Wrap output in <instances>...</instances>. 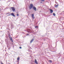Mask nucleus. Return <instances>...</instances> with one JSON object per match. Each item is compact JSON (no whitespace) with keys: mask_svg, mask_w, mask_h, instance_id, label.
<instances>
[{"mask_svg":"<svg viewBox=\"0 0 64 64\" xmlns=\"http://www.w3.org/2000/svg\"><path fill=\"white\" fill-rule=\"evenodd\" d=\"M55 7L56 8H57V7H58V4H57L56 5V4H55Z\"/></svg>","mask_w":64,"mask_h":64,"instance_id":"11","label":"nucleus"},{"mask_svg":"<svg viewBox=\"0 0 64 64\" xmlns=\"http://www.w3.org/2000/svg\"><path fill=\"white\" fill-rule=\"evenodd\" d=\"M10 41H11L12 42H13V40H12V37H10Z\"/></svg>","mask_w":64,"mask_h":64,"instance_id":"5","label":"nucleus"},{"mask_svg":"<svg viewBox=\"0 0 64 64\" xmlns=\"http://www.w3.org/2000/svg\"><path fill=\"white\" fill-rule=\"evenodd\" d=\"M41 0V1H42V2H44V0Z\"/></svg>","mask_w":64,"mask_h":64,"instance_id":"14","label":"nucleus"},{"mask_svg":"<svg viewBox=\"0 0 64 64\" xmlns=\"http://www.w3.org/2000/svg\"><path fill=\"white\" fill-rule=\"evenodd\" d=\"M29 34H27V35H28Z\"/></svg>","mask_w":64,"mask_h":64,"instance_id":"19","label":"nucleus"},{"mask_svg":"<svg viewBox=\"0 0 64 64\" xmlns=\"http://www.w3.org/2000/svg\"><path fill=\"white\" fill-rule=\"evenodd\" d=\"M32 18L34 19L35 18H34V14H32Z\"/></svg>","mask_w":64,"mask_h":64,"instance_id":"8","label":"nucleus"},{"mask_svg":"<svg viewBox=\"0 0 64 64\" xmlns=\"http://www.w3.org/2000/svg\"><path fill=\"white\" fill-rule=\"evenodd\" d=\"M11 15H12V16H14V17H15V16L14 13H12Z\"/></svg>","mask_w":64,"mask_h":64,"instance_id":"4","label":"nucleus"},{"mask_svg":"<svg viewBox=\"0 0 64 64\" xmlns=\"http://www.w3.org/2000/svg\"><path fill=\"white\" fill-rule=\"evenodd\" d=\"M19 15V14H17V16H18Z\"/></svg>","mask_w":64,"mask_h":64,"instance_id":"16","label":"nucleus"},{"mask_svg":"<svg viewBox=\"0 0 64 64\" xmlns=\"http://www.w3.org/2000/svg\"><path fill=\"white\" fill-rule=\"evenodd\" d=\"M29 31H28V33H29L30 32H31V33H32V31L31 30H29Z\"/></svg>","mask_w":64,"mask_h":64,"instance_id":"7","label":"nucleus"},{"mask_svg":"<svg viewBox=\"0 0 64 64\" xmlns=\"http://www.w3.org/2000/svg\"><path fill=\"white\" fill-rule=\"evenodd\" d=\"M49 62L50 63H52V61L51 60H49Z\"/></svg>","mask_w":64,"mask_h":64,"instance_id":"12","label":"nucleus"},{"mask_svg":"<svg viewBox=\"0 0 64 64\" xmlns=\"http://www.w3.org/2000/svg\"><path fill=\"white\" fill-rule=\"evenodd\" d=\"M33 5L32 4H31L30 5L29 7V8L30 9H31L32 8H33Z\"/></svg>","mask_w":64,"mask_h":64,"instance_id":"1","label":"nucleus"},{"mask_svg":"<svg viewBox=\"0 0 64 64\" xmlns=\"http://www.w3.org/2000/svg\"><path fill=\"white\" fill-rule=\"evenodd\" d=\"M9 14V13H8L7 14Z\"/></svg>","mask_w":64,"mask_h":64,"instance_id":"20","label":"nucleus"},{"mask_svg":"<svg viewBox=\"0 0 64 64\" xmlns=\"http://www.w3.org/2000/svg\"><path fill=\"white\" fill-rule=\"evenodd\" d=\"M11 9L13 12H15V9L14 8V7H12L11 8Z\"/></svg>","mask_w":64,"mask_h":64,"instance_id":"2","label":"nucleus"},{"mask_svg":"<svg viewBox=\"0 0 64 64\" xmlns=\"http://www.w3.org/2000/svg\"><path fill=\"white\" fill-rule=\"evenodd\" d=\"M38 27L37 26H36L35 27V28H38Z\"/></svg>","mask_w":64,"mask_h":64,"instance_id":"15","label":"nucleus"},{"mask_svg":"<svg viewBox=\"0 0 64 64\" xmlns=\"http://www.w3.org/2000/svg\"><path fill=\"white\" fill-rule=\"evenodd\" d=\"M53 15L54 16H56V15L55 14V13H53Z\"/></svg>","mask_w":64,"mask_h":64,"instance_id":"13","label":"nucleus"},{"mask_svg":"<svg viewBox=\"0 0 64 64\" xmlns=\"http://www.w3.org/2000/svg\"><path fill=\"white\" fill-rule=\"evenodd\" d=\"M20 49H21L22 48V47H20Z\"/></svg>","mask_w":64,"mask_h":64,"instance_id":"17","label":"nucleus"},{"mask_svg":"<svg viewBox=\"0 0 64 64\" xmlns=\"http://www.w3.org/2000/svg\"><path fill=\"white\" fill-rule=\"evenodd\" d=\"M1 64H4L3 63H2V62H1Z\"/></svg>","mask_w":64,"mask_h":64,"instance_id":"18","label":"nucleus"},{"mask_svg":"<svg viewBox=\"0 0 64 64\" xmlns=\"http://www.w3.org/2000/svg\"><path fill=\"white\" fill-rule=\"evenodd\" d=\"M53 10H52L50 9V13H53Z\"/></svg>","mask_w":64,"mask_h":64,"instance_id":"6","label":"nucleus"},{"mask_svg":"<svg viewBox=\"0 0 64 64\" xmlns=\"http://www.w3.org/2000/svg\"><path fill=\"white\" fill-rule=\"evenodd\" d=\"M34 41V39H32L30 41V43H32V42Z\"/></svg>","mask_w":64,"mask_h":64,"instance_id":"10","label":"nucleus"},{"mask_svg":"<svg viewBox=\"0 0 64 64\" xmlns=\"http://www.w3.org/2000/svg\"><path fill=\"white\" fill-rule=\"evenodd\" d=\"M20 59V58L19 57H18L17 59V60H18V62H19V61Z\"/></svg>","mask_w":64,"mask_h":64,"instance_id":"9","label":"nucleus"},{"mask_svg":"<svg viewBox=\"0 0 64 64\" xmlns=\"http://www.w3.org/2000/svg\"><path fill=\"white\" fill-rule=\"evenodd\" d=\"M33 9L34 10V11H36V9H37L36 8L35 6H34L33 7Z\"/></svg>","mask_w":64,"mask_h":64,"instance_id":"3","label":"nucleus"}]
</instances>
